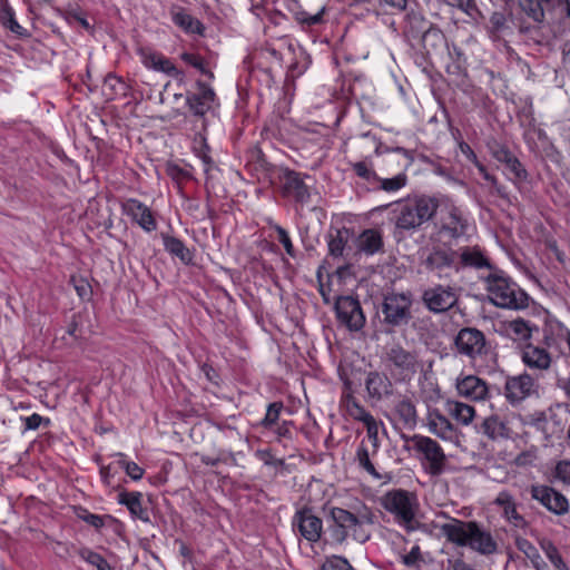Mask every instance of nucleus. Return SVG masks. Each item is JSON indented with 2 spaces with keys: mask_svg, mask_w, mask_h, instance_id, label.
Here are the masks:
<instances>
[{
  "mask_svg": "<svg viewBox=\"0 0 570 570\" xmlns=\"http://www.w3.org/2000/svg\"><path fill=\"white\" fill-rule=\"evenodd\" d=\"M138 53L140 56L142 65L146 68L155 70L157 65V58L159 57L160 53L155 52L150 49H139Z\"/></svg>",
  "mask_w": 570,
  "mask_h": 570,
  "instance_id": "obj_59",
  "label": "nucleus"
},
{
  "mask_svg": "<svg viewBox=\"0 0 570 570\" xmlns=\"http://www.w3.org/2000/svg\"><path fill=\"white\" fill-rule=\"evenodd\" d=\"M173 22L187 33L202 35L204 27L202 22L189 14L184 8L174 6L170 9Z\"/></svg>",
  "mask_w": 570,
  "mask_h": 570,
  "instance_id": "obj_27",
  "label": "nucleus"
},
{
  "mask_svg": "<svg viewBox=\"0 0 570 570\" xmlns=\"http://www.w3.org/2000/svg\"><path fill=\"white\" fill-rule=\"evenodd\" d=\"M353 170L355 174L368 181V183H376L379 180L377 174L373 170V168L366 163V161H357L352 164Z\"/></svg>",
  "mask_w": 570,
  "mask_h": 570,
  "instance_id": "obj_52",
  "label": "nucleus"
},
{
  "mask_svg": "<svg viewBox=\"0 0 570 570\" xmlns=\"http://www.w3.org/2000/svg\"><path fill=\"white\" fill-rule=\"evenodd\" d=\"M161 237L164 247L170 255L178 257L185 265L191 263L193 254L179 238L169 235Z\"/></svg>",
  "mask_w": 570,
  "mask_h": 570,
  "instance_id": "obj_34",
  "label": "nucleus"
},
{
  "mask_svg": "<svg viewBox=\"0 0 570 570\" xmlns=\"http://www.w3.org/2000/svg\"><path fill=\"white\" fill-rule=\"evenodd\" d=\"M395 412L406 428H414L417 422L416 409L409 399L400 401L395 406Z\"/></svg>",
  "mask_w": 570,
  "mask_h": 570,
  "instance_id": "obj_38",
  "label": "nucleus"
},
{
  "mask_svg": "<svg viewBox=\"0 0 570 570\" xmlns=\"http://www.w3.org/2000/svg\"><path fill=\"white\" fill-rule=\"evenodd\" d=\"M70 283L73 285L75 291L81 299H89L91 296V286L83 277L71 276Z\"/></svg>",
  "mask_w": 570,
  "mask_h": 570,
  "instance_id": "obj_55",
  "label": "nucleus"
},
{
  "mask_svg": "<svg viewBox=\"0 0 570 570\" xmlns=\"http://www.w3.org/2000/svg\"><path fill=\"white\" fill-rule=\"evenodd\" d=\"M482 431L490 439L494 440L499 436H504L505 425L497 415H491L483 421Z\"/></svg>",
  "mask_w": 570,
  "mask_h": 570,
  "instance_id": "obj_42",
  "label": "nucleus"
},
{
  "mask_svg": "<svg viewBox=\"0 0 570 570\" xmlns=\"http://www.w3.org/2000/svg\"><path fill=\"white\" fill-rule=\"evenodd\" d=\"M429 22L419 11H410L405 17L404 36L407 39H419L428 29Z\"/></svg>",
  "mask_w": 570,
  "mask_h": 570,
  "instance_id": "obj_30",
  "label": "nucleus"
},
{
  "mask_svg": "<svg viewBox=\"0 0 570 570\" xmlns=\"http://www.w3.org/2000/svg\"><path fill=\"white\" fill-rule=\"evenodd\" d=\"M413 297L410 292L395 293L387 292L383 294L381 312L383 315L382 324L386 326L389 333L396 328L406 326L412 320Z\"/></svg>",
  "mask_w": 570,
  "mask_h": 570,
  "instance_id": "obj_5",
  "label": "nucleus"
},
{
  "mask_svg": "<svg viewBox=\"0 0 570 570\" xmlns=\"http://www.w3.org/2000/svg\"><path fill=\"white\" fill-rule=\"evenodd\" d=\"M541 23L530 24L521 22L519 26V32L528 40L533 41L535 45H540L543 41V35L541 32Z\"/></svg>",
  "mask_w": 570,
  "mask_h": 570,
  "instance_id": "obj_49",
  "label": "nucleus"
},
{
  "mask_svg": "<svg viewBox=\"0 0 570 570\" xmlns=\"http://www.w3.org/2000/svg\"><path fill=\"white\" fill-rule=\"evenodd\" d=\"M282 409L283 404L281 402L271 403L267 406L266 414L261 422L262 426L265 429L272 428L278 421Z\"/></svg>",
  "mask_w": 570,
  "mask_h": 570,
  "instance_id": "obj_53",
  "label": "nucleus"
},
{
  "mask_svg": "<svg viewBox=\"0 0 570 570\" xmlns=\"http://www.w3.org/2000/svg\"><path fill=\"white\" fill-rule=\"evenodd\" d=\"M383 362L392 379L397 383H409L420 367L419 355L400 343L385 347Z\"/></svg>",
  "mask_w": 570,
  "mask_h": 570,
  "instance_id": "obj_4",
  "label": "nucleus"
},
{
  "mask_svg": "<svg viewBox=\"0 0 570 570\" xmlns=\"http://www.w3.org/2000/svg\"><path fill=\"white\" fill-rule=\"evenodd\" d=\"M439 209L435 197L422 195L397 203L395 213V227L402 232H413L432 220Z\"/></svg>",
  "mask_w": 570,
  "mask_h": 570,
  "instance_id": "obj_2",
  "label": "nucleus"
},
{
  "mask_svg": "<svg viewBox=\"0 0 570 570\" xmlns=\"http://www.w3.org/2000/svg\"><path fill=\"white\" fill-rule=\"evenodd\" d=\"M382 505L386 511L395 514L407 529H412L410 523L414 520L415 513L407 491L400 489L387 492L382 498Z\"/></svg>",
  "mask_w": 570,
  "mask_h": 570,
  "instance_id": "obj_16",
  "label": "nucleus"
},
{
  "mask_svg": "<svg viewBox=\"0 0 570 570\" xmlns=\"http://www.w3.org/2000/svg\"><path fill=\"white\" fill-rule=\"evenodd\" d=\"M180 59L186 62L187 65L196 68L199 70L203 75L207 76L209 79H214V73L210 71L207 67V62L196 53L190 52H183L180 55Z\"/></svg>",
  "mask_w": 570,
  "mask_h": 570,
  "instance_id": "obj_44",
  "label": "nucleus"
},
{
  "mask_svg": "<svg viewBox=\"0 0 570 570\" xmlns=\"http://www.w3.org/2000/svg\"><path fill=\"white\" fill-rule=\"evenodd\" d=\"M195 91L186 92V105L194 117L202 119V129H206V115L219 105L214 89L202 80H197Z\"/></svg>",
  "mask_w": 570,
  "mask_h": 570,
  "instance_id": "obj_10",
  "label": "nucleus"
},
{
  "mask_svg": "<svg viewBox=\"0 0 570 570\" xmlns=\"http://www.w3.org/2000/svg\"><path fill=\"white\" fill-rule=\"evenodd\" d=\"M367 438L372 441L373 446L376 449L379 446V425L375 419L366 422L365 424Z\"/></svg>",
  "mask_w": 570,
  "mask_h": 570,
  "instance_id": "obj_63",
  "label": "nucleus"
},
{
  "mask_svg": "<svg viewBox=\"0 0 570 570\" xmlns=\"http://www.w3.org/2000/svg\"><path fill=\"white\" fill-rule=\"evenodd\" d=\"M277 239L284 246L286 253L291 256L294 254V247L288 233L281 226H276Z\"/></svg>",
  "mask_w": 570,
  "mask_h": 570,
  "instance_id": "obj_62",
  "label": "nucleus"
},
{
  "mask_svg": "<svg viewBox=\"0 0 570 570\" xmlns=\"http://www.w3.org/2000/svg\"><path fill=\"white\" fill-rule=\"evenodd\" d=\"M428 426L433 434L442 440L454 441L458 438L454 425L438 411L430 414Z\"/></svg>",
  "mask_w": 570,
  "mask_h": 570,
  "instance_id": "obj_26",
  "label": "nucleus"
},
{
  "mask_svg": "<svg viewBox=\"0 0 570 570\" xmlns=\"http://www.w3.org/2000/svg\"><path fill=\"white\" fill-rule=\"evenodd\" d=\"M456 258L453 246L431 243L430 247L422 250L421 264L428 273L434 274L440 279L450 278L451 272L456 274Z\"/></svg>",
  "mask_w": 570,
  "mask_h": 570,
  "instance_id": "obj_7",
  "label": "nucleus"
},
{
  "mask_svg": "<svg viewBox=\"0 0 570 570\" xmlns=\"http://www.w3.org/2000/svg\"><path fill=\"white\" fill-rule=\"evenodd\" d=\"M520 10L534 23H543L546 10L552 6V0H517Z\"/></svg>",
  "mask_w": 570,
  "mask_h": 570,
  "instance_id": "obj_28",
  "label": "nucleus"
},
{
  "mask_svg": "<svg viewBox=\"0 0 570 570\" xmlns=\"http://www.w3.org/2000/svg\"><path fill=\"white\" fill-rule=\"evenodd\" d=\"M351 237V232L346 227L331 228L328 232V252L332 256H340L343 254L345 244Z\"/></svg>",
  "mask_w": 570,
  "mask_h": 570,
  "instance_id": "obj_37",
  "label": "nucleus"
},
{
  "mask_svg": "<svg viewBox=\"0 0 570 570\" xmlns=\"http://www.w3.org/2000/svg\"><path fill=\"white\" fill-rule=\"evenodd\" d=\"M166 173L177 184H180L181 181L191 178V174L187 169H185V168H183L179 165L174 164V163H168L167 164Z\"/></svg>",
  "mask_w": 570,
  "mask_h": 570,
  "instance_id": "obj_56",
  "label": "nucleus"
},
{
  "mask_svg": "<svg viewBox=\"0 0 570 570\" xmlns=\"http://www.w3.org/2000/svg\"><path fill=\"white\" fill-rule=\"evenodd\" d=\"M448 406L449 413L464 425L471 423L475 415L474 407L462 402H449Z\"/></svg>",
  "mask_w": 570,
  "mask_h": 570,
  "instance_id": "obj_39",
  "label": "nucleus"
},
{
  "mask_svg": "<svg viewBox=\"0 0 570 570\" xmlns=\"http://www.w3.org/2000/svg\"><path fill=\"white\" fill-rule=\"evenodd\" d=\"M456 258V274L464 268H489L492 269V264L482 254L478 246H463L455 249Z\"/></svg>",
  "mask_w": 570,
  "mask_h": 570,
  "instance_id": "obj_22",
  "label": "nucleus"
},
{
  "mask_svg": "<svg viewBox=\"0 0 570 570\" xmlns=\"http://www.w3.org/2000/svg\"><path fill=\"white\" fill-rule=\"evenodd\" d=\"M104 89L110 90L109 98L112 99L115 95L125 94V82L114 73H108L104 81Z\"/></svg>",
  "mask_w": 570,
  "mask_h": 570,
  "instance_id": "obj_50",
  "label": "nucleus"
},
{
  "mask_svg": "<svg viewBox=\"0 0 570 570\" xmlns=\"http://www.w3.org/2000/svg\"><path fill=\"white\" fill-rule=\"evenodd\" d=\"M454 344L460 354L472 360L487 355L488 344L483 332L475 327H464L455 336Z\"/></svg>",
  "mask_w": 570,
  "mask_h": 570,
  "instance_id": "obj_15",
  "label": "nucleus"
},
{
  "mask_svg": "<svg viewBox=\"0 0 570 570\" xmlns=\"http://www.w3.org/2000/svg\"><path fill=\"white\" fill-rule=\"evenodd\" d=\"M356 459L358 465L363 468L367 473L374 476L376 480H381V474L376 471L375 466L370 460L367 448L362 443L356 451Z\"/></svg>",
  "mask_w": 570,
  "mask_h": 570,
  "instance_id": "obj_46",
  "label": "nucleus"
},
{
  "mask_svg": "<svg viewBox=\"0 0 570 570\" xmlns=\"http://www.w3.org/2000/svg\"><path fill=\"white\" fill-rule=\"evenodd\" d=\"M77 518L85 521L89 525L99 530L105 525V520L110 519L109 515H99L89 512L87 509L79 507L76 511Z\"/></svg>",
  "mask_w": 570,
  "mask_h": 570,
  "instance_id": "obj_47",
  "label": "nucleus"
},
{
  "mask_svg": "<svg viewBox=\"0 0 570 570\" xmlns=\"http://www.w3.org/2000/svg\"><path fill=\"white\" fill-rule=\"evenodd\" d=\"M505 518L509 522H511L517 528H525L528 525V522L524 520V518L518 513L515 504L508 505V509L503 511Z\"/></svg>",
  "mask_w": 570,
  "mask_h": 570,
  "instance_id": "obj_57",
  "label": "nucleus"
},
{
  "mask_svg": "<svg viewBox=\"0 0 570 570\" xmlns=\"http://www.w3.org/2000/svg\"><path fill=\"white\" fill-rule=\"evenodd\" d=\"M0 23L2 27L20 37L28 36L27 30L18 23L16 13L7 1H3L0 4Z\"/></svg>",
  "mask_w": 570,
  "mask_h": 570,
  "instance_id": "obj_36",
  "label": "nucleus"
},
{
  "mask_svg": "<svg viewBox=\"0 0 570 570\" xmlns=\"http://www.w3.org/2000/svg\"><path fill=\"white\" fill-rule=\"evenodd\" d=\"M426 55L436 51L445 42V36L435 24H429L426 31L417 39Z\"/></svg>",
  "mask_w": 570,
  "mask_h": 570,
  "instance_id": "obj_33",
  "label": "nucleus"
},
{
  "mask_svg": "<svg viewBox=\"0 0 570 570\" xmlns=\"http://www.w3.org/2000/svg\"><path fill=\"white\" fill-rule=\"evenodd\" d=\"M24 423V431L27 430H37L43 421V416L38 413H33L30 416L21 417Z\"/></svg>",
  "mask_w": 570,
  "mask_h": 570,
  "instance_id": "obj_64",
  "label": "nucleus"
},
{
  "mask_svg": "<svg viewBox=\"0 0 570 570\" xmlns=\"http://www.w3.org/2000/svg\"><path fill=\"white\" fill-rule=\"evenodd\" d=\"M535 392L534 379L523 373L515 376H508L504 384V395L512 405L519 404Z\"/></svg>",
  "mask_w": 570,
  "mask_h": 570,
  "instance_id": "obj_17",
  "label": "nucleus"
},
{
  "mask_svg": "<svg viewBox=\"0 0 570 570\" xmlns=\"http://www.w3.org/2000/svg\"><path fill=\"white\" fill-rule=\"evenodd\" d=\"M489 302L497 307L523 309L529 306L530 296L503 272L491 273L485 278Z\"/></svg>",
  "mask_w": 570,
  "mask_h": 570,
  "instance_id": "obj_3",
  "label": "nucleus"
},
{
  "mask_svg": "<svg viewBox=\"0 0 570 570\" xmlns=\"http://www.w3.org/2000/svg\"><path fill=\"white\" fill-rule=\"evenodd\" d=\"M433 229L429 236L430 243H440L445 245H453L466 234L468 220L462 215L461 210L452 206L446 213L442 210L434 217Z\"/></svg>",
  "mask_w": 570,
  "mask_h": 570,
  "instance_id": "obj_6",
  "label": "nucleus"
},
{
  "mask_svg": "<svg viewBox=\"0 0 570 570\" xmlns=\"http://www.w3.org/2000/svg\"><path fill=\"white\" fill-rule=\"evenodd\" d=\"M407 177L404 173H400L392 178H381L376 183H380V189L385 191H396L406 185Z\"/></svg>",
  "mask_w": 570,
  "mask_h": 570,
  "instance_id": "obj_48",
  "label": "nucleus"
},
{
  "mask_svg": "<svg viewBox=\"0 0 570 570\" xmlns=\"http://www.w3.org/2000/svg\"><path fill=\"white\" fill-rule=\"evenodd\" d=\"M282 190L284 196L294 199L301 205L308 203L311 193L301 175L293 170H285L281 176Z\"/></svg>",
  "mask_w": 570,
  "mask_h": 570,
  "instance_id": "obj_21",
  "label": "nucleus"
},
{
  "mask_svg": "<svg viewBox=\"0 0 570 570\" xmlns=\"http://www.w3.org/2000/svg\"><path fill=\"white\" fill-rule=\"evenodd\" d=\"M490 23L494 31H503L508 27L505 13L499 11L493 12L490 17Z\"/></svg>",
  "mask_w": 570,
  "mask_h": 570,
  "instance_id": "obj_61",
  "label": "nucleus"
},
{
  "mask_svg": "<svg viewBox=\"0 0 570 570\" xmlns=\"http://www.w3.org/2000/svg\"><path fill=\"white\" fill-rule=\"evenodd\" d=\"M455 386L460 396L471 401L484 400L489 392L485 381L476 375L458 377Z\"/></svg>",
  "mask_w": 570,
  "mask_h": 570,
  "instance_id": "obj_23",
  "label": "nucleus"
},
{
  "mask_svg": "<svg viewBox=\"0 0 570 570\" xmlns=\"http://www.w3.org/2000/svg\"><path fill=\"white\" fill-rule=\"evenodd\" d=\"M140 492H122L119 494V503L125 504L130 513L142 521H148V511L142 507Z\"/></svg>",
  "mask_w": 570,
  "mask_h": 570,
  "instance_id": "obj_32",
  "label": "nucleus"
},
{
  "mask_svg": "<svg viewBox=\"0 0 570 570\" xmlns=\"http://www.w3.org/2000/svg\"><path fill=\"white\" fill-rule=\"evenodd\" d=\"M297 20L303 26L304 30L307 32H312V27L321 23V10L314 14H308L306 12H302L297 16ZM312 42H316V36L311 33Z\"/></svg>",
  "mask_w": 570,
  "mask_h": 570,
  "instance_id": "obj_54",
  "label": "nucleus"
},
{
  "mask_svg": "<svg viewBox=\"0 0 570 570\" xmlns=\"http://www.w3.org/2000/svg\"><path fill=\"white\" fill-rule=\"evenodd\" d=\"M540 548L546 553L547 558L558 570H569V567L561 557L556 544L549 539H542L540 541Z\"/></svg>",
  "mask_w": 570,
  "mask_h": 570,
  "instance_id": "obj_40",
  "label": "nucleus"
},
{
  "mask_svg": "<svg viewBox=\"0 0 570 570\" xmlns=\"http://www.w3.org/2000/svg\"><path fill=\"white\" fill-rule=\"evenodd\" d=\"M79 557L97 570H114L110 563L98 552L89 549L81 548L78 551Z\"/></svg>",
  "mask_w": 570,
  "mask_h": 570,
  "instance_id": "obj_41",
  "label": "nucleus"
},
{
  "mask_svg": "<svg viewBox=\"0 0 570 570\" xmlns=\"http://www.w3.org/2000/svg\"><path fill=\"white\" fill-rule=\"evenodd\" d=\"M440 530L448 541L459 547H469L480 554L490 556L498 551V544L490 531L475 521L451 519Z\"/></svg>",
  "mask_w": 570,
  "mask_h": 570,
  "instance_id": "obj_1",
  "label": "nucleus"
},
{
  "mask_svg": "<svg viewBox=\"0 0 570 570\" xmlns=\"http://www.w3.org/2000/svg\"><path fill=\"white\" fill-rule=\"evenodd\" d=\"M122 212L131 218L145 232L150 233L157 228V222L151 209L136 198H129L122 203Z\"/></svg>",
  "mask_w": 570,
  "mask_h": 570,
  "instance_id": "obj_20",
  "label": "nucleus"
},
{
  "mask_svg": "<svg viewBox=\"0 0 570 570\" xmlns=\"http://www.w3.org/2000/svg\"><path fill=\"white\" fill-rule=\"evenodd\" d=\"M348 561L345 558L332 556L323 562V570H346Z\"/></svg>",
  "mask_w": 570,
  "mask_h": 570,
  "instance_id": "obj_58",
  "label": "nucleus"
},
{
  "mask_svg": "<svg viewBox=\"0 0 570 570\" xmlns=\"http://www.w3.org/2000/svg\"><path fill=\"white\" fill-rule=\"evenodd\" d=\"M330 518L334 523L333 538L337 542L345 540L347 529L362 525V521L358 517L341 508H333L331 510Z\"/></svg>",
  "mask_w": 570,
  "mask_h": 570,
  "instance_id": "obj_24",
  "label": "nucleus"
},
{
  "mask_svg": "<svg viewBox=\"0 0 570 570\" xmlns=\"http://www.w3.org/2000/svg\"><path fill=\"white\" fill-rule=\"evenodd\" d=\"M421 299L429 312L442 314L458 305L459 294L454 286L436 284L424 289Z\"/></svg>",
  "mask_w": 570,
  "mask_h": 570,
  "instance_id": "obj_12",
  "label": "nucleus"
},
{
  "mask_svg": "<svg viewBox=\"0 0 570 570\" xmlns=\"http://www.w3.org/2000/svg\"><path fill=\"white\" fill-rule=\"evenodd\" d=\"M357 249L366 255H373L383 248V238L376 229L363 230L356 239Z\"/></svg>",
  "mask_w": 570,
  "mask_h": 570,
  "instance_id": "obj_31",
  "label": "nucleus"
},
{
  "mask_svg": "<svg viewBox=\"0 0 570 570\" xmlns=\"http://www.w3.org/2000/svg\"><path fill=\"white\" fill-rule=\"evenodd\" d=\"M155 70L164 72L173 78H179L183 76V72L170 61V59L166 58L161 53L157 58Z\"/></svg>",
  "mask_w": 570,
  "mask_h": 570,
  "instance_id": "obj_51",
  "label": "nucleus"
},
{
  "mask_svg": "<svg viewBox=\"0 0 570 570\" xmlns=\"http://www.w3.org/2000/svg\"><path fill=\"white\" fill-rule=\"evenodd\" d=\"M413 449L423 455L424 470L432 476H439L445 471L446 455L441 445L433 439L423 435L412 438Z\"/></svg>",
  "mask_w": 570,
  "mask_h": 570,
  "instance_id": "obj_9",
  "label": "nucleus"
},
{
  "mask_svg": "<svg viewBox=\"0 0 570 570\" xmlns=\"http://www.w3.org/2000/svg\"><path fill=\"white\" fill-rule=\"evenodd\" d=\"M294 525L304 539L299 543L301 550L307 556L317 554L314 546L321 539V520L309 509H303L296 513Z\"/></svg>",
  "mask_w": 570,
  "mask_h": 570,
  "instance_id": "obj_13",
  "label": "nucleus"
},
{
  "mask_svg": "<svg viewBox=\"0 0 570 570\" xmlns=\"http://www.w3.org/2000/svg\"><path fill=\"white\" fill-rule=\"evenodd\" d=\"M522 361L530 368L548 370L551 355L546 348L528 343L522 351Z\"/></svg>",
  "mask_w": 570,
  "mask_h": 570,
  "instance_id": "obj_25",
  "label": "nucleus"
},
{
  "mask_svg": "<svg viewBox=\"0 0 570 570\" xmlns=\"http://www.w3.org/2000/svg\"><path fill=\"white\" fill-rule=\"evenodd\" d=\"M531 497L556 515H564L569 512L568 499L551 487L533 485Z\"/></svg>",
  "mask_w": 570,
  "mask_h": 570,
  "instance_id": "obj_18",
  "label": "nucleus"
},
{
  "mask_svg": "<svg viewBox=\"0 0 570 570\" xmlns=\"http://www.w3.org/2000/svg\"><path fill=\"white\" fill-rule=\"evenodd\" d=\"M259 53L273 66L292 70L297 68L295 45L289 37L284 36L266 42Z\"/></svg>",
  "mask_w": 570,
  "mask_h": 570,
  "instance_id": "obj_11",
  "label": "nucleus"
},
{
  "mask_svg": "<svg viewBox=\"0 0 570 570\" xmlns=\"http://www.w3.org/2000/svg\"><path fill=\"white\" fill-rule=\"evenodd\" d=\"M490 155L504 166V174L517 187L529 180V173L518 157L503 144L491 139L487 144Z\"/></svg>",
  "mask_w": 570,
  "mask_h": 570,
  "instance_id": "obj_8",
  "label": "nucleus"
},
{
  "mask_svg": "<svg viewBox=\"0 0 570 570\" xmlns=\"http://www.w3.org/2000/svg\"><path fill=\"white\" fill-rule=\"evenodd\" d=\"M533 330L538 327L529 321L521 317L504 323L507 336L514 341L527 342L531 338Z\"/></svg>",
  "mask_w": 570,
  "mask_h": 570,
  "instance_id": "obj_29",
  "label": "nucleus"
},
{
  "mask_svg": "<svg viewBox=\"0 0 570 570\" xmlns=\"http://www.w3.org/2000/svg\"><path fill=\"white\" fill-rule=\"evenodd\" d=\"M115 456L119 459L117 464L126 471L128 476L135 481H138L142 478L145 471L137 463L127 461L126 455L120 452L116 453Z\"/></svg>",
  "mask_w": 570,
  "mask_h": 570,
  "instance_id": "obj_45",
  "label": "nucleus"
},
{
  "mask_svg": "<svg viewBox=\"0 0 570 570\" xmlns=\"http://www.w3.org/2000/svg\"><path fill=\"white\" fill-rule=\"evenodd\" d=\"M556 476L564 484L570 485V461H560L556 466Z\"/></svg>",
  "mask_w": 570,
  "mask_h": 570,
  "instance_id": "obj_60",
  "label": "nucleus"
},
{
  "mask_svg": "<svg viewBox=\"0 0 570 570\" xmlns=\"http://www.w3.org/2000/svg\"><path fill=\"white\" fill-rule=\"evenodd\" d=\"M334 312L337 322L351 332H357L365 324V315L361 304L356 298L351 296H341L336 299Z\"/></svg>",
  "mask_w": 570,
  "mask_h": 570,
  "instance_id": "obj_14",
  "label": "nucleus"
},
{
  "mask_svg": "<svg viewBox=\"0 0 570 570\" xmlns=\"http://www.w3.org/2000/svg\"><path fill=\"white\" fill-rule=\"evenodd\" d=\"M364 386L368 397L375 402L389 399L394 393V385L391 377L377 370L366 373Z\"/></svg>",
  "mask_w": 570,
  "mask_h": 570,
  "instance_id": "obj_19",
  "label": "nucleus"
},
{
  "mask_svg": "<svg viewBox=\"0 0 570 570\" xmlns=\"http://www.w3.org/2000/svg\"><path fill=\"white\" fill-rule=\"evenodd\" d=\"M346 407L348 413L357 421L363 422L364 424L368 421H372L374 416L365 410L363 405L358 403L356 399L353 396H348L346 401Z\"/></svg>",
  "mask_w": 570,
  "mask_h": 570,
  "instance_id": "obj_43",
  "label": "nucleus"
},
{
  "mask_svg": "<svg viewBox=\"0 0 570 570\" xmlns=\"http://www.w3.org/2000/svg\"><path fill=\"white\" fill-rule=\"evenodd\" d=\"M515 546L531 561L535 570H549V566L542 559L538 549L528 539L517 538Z\"/></svg>",
  "mask_w": 570,
  "mask_h": 570,
  "instance_id": "obj_35",
  "label": "nucleus"
}]
</instances>
